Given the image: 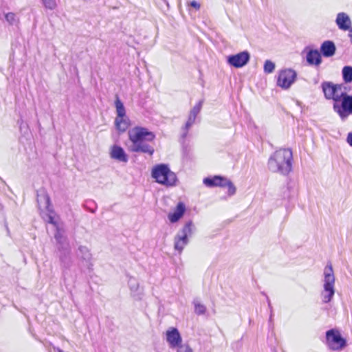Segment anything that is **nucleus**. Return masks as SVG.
<instances>
[{
	"instance_id": "obj_1",
	"label": "nucleus",
	"mask_w": 352,
	"mask_h": 352,
	"mask_svg": "<svg viewBox=\"0 0 352 352\" xmlns=\"http://www.w3.org/2000/svg\"><path fill=\"white\" fill-rule=\"evenodd\" d=\"M128 135L132 142L129 147L131 151L153 155L155 151L154 148L148 144V142H153L155 138V135L153 132L146 128L136 126L129 130Z\"/></svg>"
},
{
	"instance_id": "obj_2",
	"label": "nucleus",
	"mask_w": 352,
	"mask_h": 352,
	"mask_svg": "<svg viewBox=\"0 0 352 352\" xmlns=\"http://www.w3.org/2000/svg\"><path fill=\"white\" fill-rule=\"evenodd\" d=\"M292 152L289 148L275 151L268 160V168L273 173L283 175L289 174L292 168Z\"/></svg>"
},
{
	"instance_id": "obj_3",
	"label": "nucleus",
	"mask_w": 352,
	"mask_h": 352,
	"mask_svg": "<svg viewBox=\"0 0 352 352\" xmlns=\"http://www.w3.org/2000/svg\"><path fill=\"white\" fill-rule=\"evenodd\" d=\"M151 176L156 182L166 186H173L177 182L175 173L165 164L155 165L152 168Z\"/></svg>"
},
{
	"instance_id": "obj_4",
	"label": "nucleus",
	"mask_w": 352,
	"mask_h": 352,
	"mask_svg": "<svg viewBox=\"0 0 352 352\" xmlns=\"http://www.w3.org/2000/svg\"><path fill=\"white\" fill-rule=\"evenodd\" d=\"M335 276L331 265H328L324 268L323 290L321 292L322 300L324 303L331 301L335 294Z\"/></svg>"
},
{
	"instance_id": "obj_5",
	"label": "nucleus",
	"mask_w": 352,
	"mask_h": 352,
	"mask_svg": "<svg viewBox=\"0 0 352 352\" xmlns=\"http://www.w3.org/2000/svg\"><path fill=\"white\" fill-rule=\"evenodd\" d=\"M326 340L328 347L333 351H341L346 345V340L336 329H331L326 332Z\"/></svg>"
},
{
	"instance_id": "obj_6",
	"label": "nucleus",
	"mask_w": 352,
	"mask_h": 352,
	"mask_svg": "<svg viewBox=\"0 0 352 352\" xmlns=\"http://www.w3.org/2000/svg\"><path fill=\"white\" fill-rule=\"evenodd\" d=\"M340 96H341V104L334 102L333 109L340 118L344 120L349 114H352V96L344 92Z\"/></svg>"
},
{
	"instance_id": "obj_7",
	"label": "nucleus",
	"mask_w": 352,
	"mask_h": 352,
	"mask_svg": "<svg viewBox=\"0 0 352 352\" xmlns=\"http://www.w3.org/2000/svg\"><path fill=\"white\" fill-rule=\"evenodd\" d=\"M342 85L333 84L331 82H324L322 84V89L324 97L327 100H333L335 102H339L341 100V94L345 91L342 90Z\"/></svg>"
},
{
	"instance_id": "obj_8",
	"label": "nucleus",
	"mask_w": 352,
	"mask_h": 352,
	"mask_svg": "<svg viewBox=\"0 0 352 352\" xmlns=\"http://www.w3.org/2000/svg\"><path fill=\"white\" fill-rule=\"evenodd\" d=\"M54 238L56 242L60 245L58 250L60 252V260L65 264H68L69 261V250L67 249V244L65 236L63 234L61 230L56 226V232L54 235Z\"/></svg>"
},
{
	"instance_id": "obj_9",
	"label": "nucleus",
	"mask_w": 352,
	"mask_h": 352,
	"mask_svg": "<svg viewBox=\"0 0 352 352\" xmlns=\"http://www.w3.org/2000/svg\"><path fill=\"white\" fill-rule=\"evenodd\" d=\"M296 77V74L294 70L291 69H283L278 74L277 85L287 89L294 83Z\"/></svg>"
},
{
	"instance_id": "obj_10",
	"label": "nucleus",
	"mask_w": 352,
	"mask_h": 352,
	"mask_svg": "<svg viewBox=\"0 0 352 352\" xmlns=\"http://www.w3.org/2000/svg\"><path fill=\"white\" fill-rule=\"evenodd\" d=\"M250 58V53L247 51H243L228 56L227 61L230 65L239 68L245 66L249 62Z\"/></svg>"
},
{
	"instance_id": "obj_11",
	"label": "nucleus",
	"mask_w": 352,
	"mask_h": 352,
	"mask_svg": "<svg viewBox=\"0 0 352 352\" xmlns=\"http://www.w3.org/2000/svg\"><path fill=\"white\" fill-rule=\"evenodd\" d=\"M166 341L171 348L182 345V337L177 329L173 327L166 331Z\"/></svg>"
},
{
	"instance_id": "obj_12",
	"label": "nucleus",
	"mask_w": 352,
	"mask_h": 352,
	"mask_svg": "<svg viewBox=\"0 0 352 352\" xmlns=\"http://www.w3.org/2000/svg\"><path fill=\"white\" fill-rule=\"evenodd\" d=\"M320 53L324 57L329 58L334 56L336 52V47L332 41H325L320 45Z\"/></svg>"
},
{
	"instance_id": "obj_13",
	"label": "nucleus",
	"mask_w": 352,
	"mask_h": 352,
	"mask_svg": "<svg viewBox=\"0 0 352 352\" xmlns=\"http://www.w3.org/2000/svg\"><path fill=\"white\" fill-rule=\"evenodd\" d=\"M336 23L338 28L342 30H348L351 29V21L349 16L344 12L338 14Z\"/></svg>"
},
{
	"instance_id": "obj_14",
	"label": "nucleus",
	"mask_w": 352,
	"mask_h": 352,
	"mask_svg": "<svg viewBox=\"0 0 352 352\" xmlns=\"http://www.w3.org/2000/svg\"><path fill=\"white\" fill-rule=\"evenodd\" d=\"M37 202L38 208L41 210H46L47 211H50V199L44 190L41 191L37 195Z\"/></svg>"
},
{
	"instance_id": "obj_15",
	"label": "nucleus",
	"mask_w": 352,
	"mask_h": 352,
	"mask_svg": "<svg viewBox=\"0 0 352 352\" xmlns=\"http://www.w3.org/2000/svg\"><path fill=\"white\" fill-rule=\"evenodd\" d=\"M111 157L122 162L128 161L127 155H126L124 149L117 145H114L111 148Z\"/></svg>"
},
{
	"instance_id": "obj_16",
	"label": "nucleus",
	"mask_w": 352,
	"mask_h": 352,
	"mask_svg": "<svg viewBox=\"0 0 352 352\" xmlns=\"http://www.w3.org/2000/svg\"><path fill=\"white\" fill-rule=\"evenodd\" d=\"M186 210L185 205L182 202H179L173 213H170L168 216L171 223L178 221L184 215Z\"/></svg>"
},
{
	"instance_id": "obj_17",
	"label": "nucleus",
	"mask_w": 352,
	"mask_h": 352,
	"mask_svg": "<svg viewBox=\"0 0 352 352\" xmlns=\"http://www.w3.org/2000/svg\"><path fill=\"white\" fill-rule=\"evenodd\" d=\"M226 179V177L221 176H214L212 178L206 177L204 179V184L208 187H223V183Z\"/></svg>"
},
{
	"instance_id": "obj_18",
	"label": "nucleus",
	"mask_w": 352,
	"mask_h": 352,
	"mask_svg": "<svg viewBox=\"0 0 352 352\" xmlns=\"http://www.w3.org/2000/svg\"><path fill=\"white\" fill-rule=\"evenodd\" d=\"M188 243V239L180 236V233H177L174 239V248L179 253L182 252L184 247Z\"/></svg>"
},
{
	"instance_id": "obj_19",
	"label": "nucleus",
	"mask_w": 352,
	"mask_h": 352,
	"mask_svg": "<svg viewBox=\"0 0 352 352\" xmlns=\"http://www.w3.org/2000/svg\"><path fill=\"white\" fill-rule=\"evenodd\" d=\"M321 54L317 50L309 49V65L318 66L322 63Z\"/></svg>"
},
{
	"instance_id": "obj_20",
	"label": "nucleus",
	"mask_w": 352,
	"mask_h": 352,
	"mask_svg": "<svg viewBox=\"0 0 352 352\" xmlns=\"http://www.w3.org/2000/svg\"><path fill=\"white\" fill-rule=\"evenodd\" d=\"M194 229L195 226L192 221H189L186 223L183 228L178 233H180L181 236L188 239V236L192 234Z\"/></svg>"
},
{
	"instance_id": "obj_21",
	"label": "nucleus",
	"mask_w": 352,
	"mask_h": 352,
	"mask_svg": "<svg viewBox=\"0 0 352 352\" xmlns=\"http://www.w3.org/2000/svg\"><path fill=\"white\" fill-rule=\"evenodd\" d=\"M115 124L119 131L124 132L129 126V120L125 117L116 118L115 120Z\"/></svg>"
},
{
	"instance_id": "obj_22",
	"label": "nucleus",
	"mask_w": 352,
	"mask_h": 352,
	"mask_svg": "<svg viewBox=\"0 0 352 352\" xmlns=\"http://www.w3.org/2000/svg\"><path fill=\"white\" fill-rule=\"evenodd\" d=\"M115 105H116V112H117L116 118L125 117V114H126L125 108L124 107L123 103L120 100V98L118 96H116Z\"/></svg>"
},
{
	"instance_id": "obj_23",
	"label": "nucleus",
	"mask_w": 352,
	"mask_h": 352,
	"mask_svg": "<svg viewBox=\"0 0 352 352\" xmlns=\"http://www.w3.org/2000/svg\"><path fill=\"white\" fill-rule=\"evenodd\" d=\"M78 256L87 261H90L91 258V254L89 252V250L87 247L82 245H80L78 248Z\"/></svg>"
},
{
	"instance_id": "obj_24",
	"label": "nucleus",
	"mask_w": 352,
	"mask_h": 352,
	"mask_svg": "<svg viewBox=\"0 0 352 352\" xmlns=\"http://www.w3.org/2000/svg\"><path fill=\"white\" fill-rule=\"evenodd\" d=\"M342 78L345 82H352V67L351 66H344L342 69Z\"/></svg>"
},
{
	"instance_id": "obj_25",
	"label": "nucleus",
	"mask_w": 352,
	"mask_h": 352,
	"mask_svg": "<svg viewBox=\"0 0 352 352\" xmlns=\"http://www.w3.org/2000/svg\"><path fill=\"white\" fill-rule=\"evenodd\" d=\"M5 18L6 21L9 23V25H16L19 22V19L16 17V14L13 12H8L5 14Z\"/></svg>"
},
{
	"instance_id": "obj_26",
	"label": "nucleus",
	"mask_w": 352,
	"mask_h": 352,
	"mask_svg": "<svg viewBox=\"0 0 352 352\" xmlns=\"http://www.w3.org/2000/svg\"><path fill=\"white\" fill-rule=\"evenodd\" d=\"M195 305V312L198 315H202L206 312V307L201 304L198 300H195L193 302Z\"/></svg>"
},
{
	"instance_id": "obj_27",
	"label": "nucleus",
	"mask_w": 352,
	"mask_h": 352,
	"mask_svg": "<svg viewBox=\"0 0 352 352\" xmlns=\"http://www.w3.org/2000/svg\"><path fill=\"white\" fill-rule=\"evenodd\" d=\"M263 69L265 73L271 74L275 69V64L272 61L267 60L264 63Z\"/></svg>"
},
{
	"instance_id": "obj_28",
	"label": "nucleus",
	"mask_w": 352,
	"mask_h": 352,
	"mask_svg": "<svg viewBox=\"0 0 352 352\" xmlns=\"http://www.w3.org/2000/svg\"><path fill=\"white\" fill-rule=\"evenodd\" d=\"M223 187L228 188V195H233L235 194V192H236L235 186H234L232 182L230 180L228 179L227 178L226 179V180L223 183Z\"/></svg>"
},
{
	"instance_id": "obj_29",
	"label": "nucleus",
	"mask_w": 352,
	"mask_h": 352,
	"mask_svg": "<svg viewBox=\"0 0 352 352\" xmlns=\"http://www.w3.org/2000/svg\"><path fill=\"white\" fill-rule=\"evenodd\" d=\"M47 212L48 213L45 214V216L43 217L44 220L46 222L56 226V222L55 221L54 216L53 215V213H54L53 210L50 208V211H47Z\"/></svg>"
},
{
	"instance_id": "obj_30",
	"label": "nucleus",
	"mask_w": 352,
	"mask_h": 352,
	"mask_svg": "<svg viewBox=\"0 0 352 352\" xmlns=\"http://www.w3.org/2000/svg\"><path fill=\"white\" fill-rule=\"evenodd\" d=\"M128 283L131 292L135 293L138 290L139 283L135 278L131 277Z\"/></svg>"
},
{
	"instance_id": "obj_31",
	"label": "nucleus",
	"mask_w": 352,
	"mask_h": 352,
	"mask_svg": "<svg viewBox=\"0 0 352 352\" xmlns=\"http://www.w3.org/2000/svg\"><path fill=\"white\" fill-rule=\"evenodd\" d=\"M42 2L45 8L47 9L54 10L56 7L55 0H42Z\"/></svg>"
},
{
	"instance_id": "obj_32",
	"label": "nucleus",
	"mask_w": 352,
	"mask_h": 352,
	"mask_svg": "<svg viewBox=\"0 0 352 352\" xmlns=\"http://www.w3.org/2000/svg\"><path fill=\"white\" fill-rule=\"evenodd\" d=\"M193 124H194L193 122H192L189 120H187L184 127L182 129V130L184 131L183 133L182 134V139H185L186 138L188 131L192 126Z\"/></svg>"
},
{
	"instance_id": "obj_33",
	"label": "nucleus",
	"mask_w": 352,
	"mask_h": 352,
	"mask_svg": "<svg viewBox=\"0 0 352 352\" xmlns=\"http://www.w3.org/2000/svg\"><path fill=\"white\" fill-rule=\"evenodd\" d=\"M177 352H192V349L187 344L180 345Z\"/></svg>"
},
{
	"instance_id": "obj_34",
	"label": "nucleus",
	"mask_w": 352,
	"mask_h": 352,
	"mask_svg": "<svg viewBox=\"0 0 352 352\" xmlns=\"http://www.w3.org/2000/svg\"><path fill=\"white\" fill-rule=\"evenodd\" d=\"M203 102H204V100H200L198 104H197L192 109L191 111L199 114V113L200 112L201 109V107H202V104H203Z\"/></svg>"
},
{
	"instance_id": "obj_35",
	"label": "nucleus",
	"mask_w": 352,
	"mask_h": 352,
	"mask_svg": "<svg viewBox=\"0 0 352 352\" xmlns=\"http://www.w3.org/2000/svg\"><path fill=\"white\" fill-rule=\"evenodd\" d=\"M190 6L195 8L196 10H199L200 8L199 3H198L196 1H192L190 2Z\"/></svg>"
},
{
	"instance_id": "obj_36",
	"label": "nucleus",
	"mask_w": 352,
	"mask_h": 352,
	"mask_svg": "<svg viewBox=\"0 0 352 352\" xmlns=\"http://www.w3.org/2000/svg\"><path fill=\"white\" fill-rule=\"evenodd\" d=\"M346 142L351 146H352V132L348 133L346 137Z\"/></svg>"
},
{
	"instance_id": "obj_37",
	"label": "nucleus",
	"mask_w": 352,
	"mask_h": 352,
	"mask_svg": "<svg viewBox=\"0 0 352 352\" xmlns=\"http://www.w3.org/2000/svg\"><path fill=\"white\" fill-rule=\"evenodd\" d=\"M304 58L308 63V47H306L303 50Z\"/></svg>"
},
{
	"instance_id": "obj_38",
	"label": "nucleus",
	"mask_w": 352,
	"mask_h": 352,
	"mask_svg": "<svg viewBox=\"0 0 352 352\" xmlns=\"http://www.w3.org/2000/svg\"><path fill=\"white\" fill-rule=\"evenodd\" d=\"M197 115H198L197 113H195V112H193V111H190V113H189V116H191V117H194V118H196V117H197Z\"/></svg>"
},
{
	"instance_id": "obj_39",
	"label": "nucleus",
	"mask_w": 352,
	"mask_h": 352,
	"mask_svg": "<svg viewBox=\"0 0 352 352\" xmlns=\"http://www.w3.org/2000/svg\"><path fill=\"white\" fill-rule=\"evenodd\" d=\"M195 119H196L195 118H194V117H191V116H188V120H189V121H190V122H192L195 123Z\"/></svg>"
},
{
	"instance_id": "obj_40",
	"label": "nucleus",
	"mask_w": 352,
	"mask_h": 352,
	"mask_svg": "<svg viewBox=\"0 0 352 352\" xmlns=\"http://www.w3.org/2000/svg\"><path fill=\"white\" fill-rule=\"evenodd\" d=\"M349 31V36L351 38V42L352 43V28L349 30H348Z\"/></svg>"
},
{
	"instance_id": "obj_41",
	"label": "nucleus",
	"mask_w": 352,
	"mask_h": 352,
	"mask_svg": "<svg viewBox=\"0 0 352 352\" xmlns=\"http://www.w3.org/2000/svg\"><path fill=\"white\" fill-rule=\"evenodd\" d=\"M267 302H268L269 307L272 309L271 302L269 299H267Z\"/></svg>"
},
{
	"instance_id": "obj_42",
	"label": "nucleus",
	"mask_w": 352,
	"mask_h": 352,
	"mask_svg": "<svg viewBox=\"0 0 352 352\" xmlns=\"http://www.w3.org/2000/svg\"><path fill=\"white\" fill-rule=\"evenodd\" d=\"M57 351H58V352H63V351H61V350H60V349H57Z\"/></svg>"
}]
</instances>
